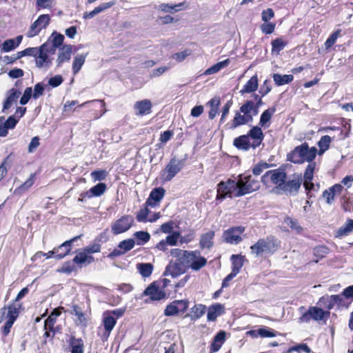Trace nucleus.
<instances>
[{"instance_id":"obj_19","label":"nucleus","mask_w":353,"mask_h":353,"mask_svg":"<svg viewBox=\"0 0 353 353\" xmlns=\"http://www.w3.org/2000/svg\"><path fill=\"white\" fill-rule=\"evenodd\" d=\"M48 46L47 43H43L40 46V50L35 57L36 66L39 68H49L52 65V60L48 54L50 52L48 49Z\"/></svg>"},{"instance_id":"obj_15","label":"nucleus","mask_w":353,"mask_h":353,"mask_svg":"<svg viewBox=\"0 0 353 353\" xmlns=\"http://www.w3.org/2000/svg\"><path fill=\"white\" fill-rule=\"evenodd\" d=\"M245 230L244 226H233L223 231V241L230 244H239L242 241V235Z\"/></svg>"},{"instance_id":"obj_44","label":"nucleus","mask_w":353,"mask_h":353,"mask_svg":"<svg viewBox=\"0 0 353 353\" xmlns=\"http://www.w3.org/2000/svg\"><path fill=\"white\" fill-rule=\"evenodd\" d=\"M329 248L326 245H318L313 248V255L316 258L315 261L318 262L319 260L325 258L329 253Z\"/></svg>"},{"instance_id":"obj_63","label":"nucleus","mask_w":353,"mask_h":353,"mask_svg":"<svg viewBox=\"0 0 353 353\" xmlns=\"http://www.w3.org/2000/svg\"><path fill=\"white\" fill-rule=\"evenodd\" d=\"M183 5V3H180L176 5H172L168 3H161L159 5V9L164 12H172L174 11H178L179 9H176L177 7H181Z\"/></svg>"},{"instance_id":"obj_54","label":"nucleus","mask_w":353,"mask_h":353,"mask_svg":"<svg viewBox=\"0 0 353 353\" xmlns=\"http://www.w3.org/2000/svg\"><path fill=\"white\" fill-rule=\"evenodd\" d=\"M353 230V219H347L344 225L341 227L338 231V236H345Z\"/></svg>"},{"instance_id":"obj_46","label":"nucleus","mask_w":353,"mask_h":353,"mask_svg":"<svg viewBox=\"0 0 353 353\" xmlns=\"http://www.w3.org/2000/svg\"><path fill=\"white\" fill-rule=\"evenodd\" d=\"M207 307L203 304H196L191 308V316L192 319H200L206 312Z\"/></svg>"},{"instance_id":"obj_17","label":"nucleus","mask_w":353,"mask_h":353,"mask_svg":"<svg viewBox=\"0 0 353 353\" xmlns=\"http://www.w3.org/2000/svg\"><path fill=\"white\" fill-rule=\"evenodd\" d=\"M50 17L49 14H43L39 15L37 19L31 24L27 36L28 37H34L38 35L42 29L47 28L50 23Z\"/></svg>"},{"instance_id":"obj_8","label":"nucleus","mask_w":353,"mask_h":353,"mask_svg":"<svg viewBox=\"0 0 353 353\" xmlns=\"http://www.w3.org/2000/svg\"><path fill=\"white\" fill-rule=\"evenodd\" d=\"M286 179L287 174L281 168L268 170L261 177V181L264 185L266 187L275 185L279 190L281 189Z\"/></svg>"},{"instance_id":"obj_30","label":"nucleus","mask_w":353,"mask_h":353,"mask_svg":"<svg viewBox=\"0 0 353 353\" xmlns=\"http://www.w3.org/2000/svg\"><path fill=\"white\" fill-rule=\"evenodd\" d=\"M288 41L284 39L283 37H276L271 41L272 54L279 55L281 50L288 44Z\"/></svg>"},{"instance_id":"obj_57","label":"nucleus","mask_w":353,"mask_h":353,"mask_svg":"<svg viewBox=\"0 0 353 353\" xmlns=\"http://www.w3.org/2000/svg\"><path fill=\"white\" fill-rule=\"evenodd\" d=\"M63 310H64V307L63 306H59L57 308H54L46 319L45 322L55 324L57 322V318L61 315V311Z\"/></svg>"},{"instance_id":"obj_43","label":"nucleus","mask_w":353,"mask_h":353,"mask_svg":"<svg viewBox=\"0 0 353 353\" xmlns=\"http://www.w3.org/2000/svg\"><path fill=\"white\" fill-rule=\"evenodd\" d=\"M78 269L77 265L72 259L64 262L58 271L61 273L70 274L72 272H77Z\"/></svg>"},{"instance_id":"obj_41","label":"nucleus","mask_w":353,"mask_h":353,"mask_svg":"<svg viewBox=\"0 0 353 353\" xmlns=\"http://www.w3.org/2000/svg\"><path fill=\"white\" fill-rule=\"evenodd\" d=\"M273 80L275 83V84L278 86H281L285 84H288L291 83L294 77L292 74H283L281 75L279 73H275L272 76Z\"/></svg>"},{"instance_id":"obj_61","label":"nucleus","mask_w":353,"mask_h":353,"mask_svg":"<svg viewBox=\"0 0 353 353\" xmlns=\"http://www.w3.org/2000/svg\"><path fill=\"white\" fill-rule=\"evenodd\" d=\"M72 307L74 314L77 317L79 322L81 323H85L86 319L82 309L78 305H73Z\"/></svg>"},{"instance_id":"obj_14","label":"nucleus","mask_w":353,"mask_h":353,"mask_svg":"<svg viewBox=\"0 0 353 353\" xmlns=\"http://www.w3.org/2000/svg\"><path fill=\"white\" fill-rule=\"evenodd\" d=\"M183 164L181 160L175 157L170 159L164 170L162 171L161 177L164 181H171L183 168Z\"/></svg>"},{"instance_id":"obj_9","label":"nucleus","mask_w":353,"mask_h":353,"mask_svg":"<svg viewBox=\"0 0 353 353\" xmlns=\"http://www.w3.org/2000/svg\"><path fill=\"white\" fill-rule=\"evenodd\" d=\"M238 185L236 180L228 179L226 181H221L217 185L216 189V201H223L225 198H237Z\"/></svg>"},{"instance_id":"obj_62","label":"nucleus","mask_w":353,"mask_h":353,"mask_svg":"<svg viewBox=\"0 0 353 353\" xmlns=\"http://www.w3.org/2000/svg\"><path fill=\"white\" fill-rule=\"evenodd\" d=\"M176 304V301H174L166 306L165 309L164 310L165 316H171L179 314Z\"/></svg>"},{"instance_id":"obj_7","label":"nucleus","mask_w":353,"mask_h":353,"mask_svg":"<svg viewBox=\"0 0 353 353\" xmlns=\"http://www.w3.org/2000/svg\"><path fill=\"white\" fill-rule=\"evenodd\" d=\"M236 183L239 188L236 195L240 196V197L255 192L260 188L259 181L250 174H239Z\"/></svg>"},{"instance_id":"obj_36","label":"nucleus","mask_w":353,"mask_h":353,"mask_svg":"<svg viewBox=\"0 0 353 353\" xmlns=\"http://www.w3.org/2000/svg\"><path fill=\"white\" fill-rule=\"evenodd\" d=\"M332 138L329 135L322 136L320 140L317 142V145L319 149L317 150L319 155L323 154L330 147Z\"/></svg>"},{"instance_id":"obj_64","label":"nucleus","mask_w":353,"mask_h":353,"mask_svg":"<svg viewBox=\"0 0 353 353\" xmlns=\"http://www.w3.org/2000/svg\"><path fill=\"white\" fill-rule=\"evenodd\" d=\"M276 24L272 22H265L261 26V30L263 33L266 34H272L275 29Z\"/></svg>"},{"instance_id":"obj_51","label":"nucleus","mask_w":353,"mask_h":353,"mask_svg":"<svg viewBox=\"0 0 353 353\" xmlns=\"http://www.w3.org/2000/svg\"><path fill=\"white\" fill-rule=\"evenodd\" d=\"M86 55L79 54L74 58L72 63V71L74 74L79 72L85 61Z\"/></svg>"},{"instance_id":"obj_4","label":"nucleus","mask_w":353,"mask_h":353,"mask_svg":"<svg viewBox=\"0 0 353 353\" xmlns=\"http://www.w3.org/2000/svg\"><path fill=\"white\" fill-rule=\"evenodd\" d=\"M252 101L247 100L239 108L235 111L234 118L225 125L227 130H233L241 125H247L253 121Z\"/></svg>"},{"instance_id":"obj_2","label":"nucleus","mask_w":353,"mask_h":353,"mask_svg":"<svg viewBox=\"0 0 353 353\" xmlns=\"http://www.w3.org/2000/svg\"><path fill=\"white\" fill-rule=\"evenodd\" d=\"M281 247V241L274 235L260 238L250 246V251L256 256L269 257L276 252Z\"/></svg>"},{"instance_id":"obj_5","label":"nucleus","mask_w":353,"mask_h":353,"mask_svg":"<svg viewBox=\"0 0 353 353\" xmlns=\"http://www.w3.org/2000/svg\"><path fill=\"white\" fill-rule=\"evenodd\" d=\"M125 312V307H120L113 310H106L103 314L102 323L103 330L101 333L98 332L101 340L106 342L117 324V321L122 317Z\"/></svg>"},{"instance_id":"obj_49","label":"nucleus","mask_w":353,"mask_h":353,"mask_svg":"<svg viewBox=\"0 0 353 353\" xmlns=\"http://www.w3.org/2000/svg\"><path fill=\"white\" fill-rule=\"evenodd\" d=\"M284 223L291 229V230L294 231L298 234L303 231V228L299 225L296 219L290 216H286L284 219Z\"/></svg>"},{"instance_id":"obj_21","label":"nucleus","mask_w":353,"mask_h":353,"mask_svg":"<svg viewBox=\"0 0 353 353\" xmlns=\"http://www.w3.org/2000/svg\"><path fill=\"white\" fill-rule=\"evenodd\" d=\"M165 190L163 188H155L150 192L148 198L146 199L148 205L151 208H155L159 205L160 202L164 197Z\"/></svg>"},{"instance_id":"obj_56","label":"nucleus","mask_w":353,"mask_h":353,"mask_svg":"<svg viewBox=\"0 0 353 353\" xmlns=\"http://www.w3.org/2000/svg\"><path fill=\"white\" fill-rule=\"evenodd\" d=\"M108 175V172L105 170H95L92 171L90 174L91 178L93 181H103L105 180Z\"/></svg>"},{"instance_id":"obj_23","label":"nucleus","mask_w":353,"mask_h":353,"mask_svg":"<svg viewBox=\"0 0 353 353\" xmlns=\"http://www.w3.org/2000/svg\"><path fill=\"white\" fill-rule=\"evenodd\" d=\"M207 319L208 321H215L218 316L225 314V308L223 304L216 303L208 308Z\"/></svg>"},{"instance_id":"obj_1","label":"nucleus","mask_w":353,"mask_h":353,"mask_svg":"<svg viewBox=\"0 0 353 353\" xmlns=\"http://www.w3.org/2000/svg\"><path fill=\"white\" fill-rule=\"evenodd\" d=\"M264 139V134L261 127L253 126L246 134L235 138L233 145L239 150L248 151L250 148H259Z\"/></svg>"},{"instance_id":"obj_10","label":"nucleus","mask_w":353,"mask_h":353,"mask_svg":"<svg viewBox=\"0 0 353 353\" xmlns=\"http://www.w3.org/2000/svg\"><path fill=\"white\" fill-rule=\"evenodd\" d=\"M82 235H79L73 237L72 239L65 241L59 247L54 248L52 250L49 251L47 253H45L42 251L37 252L34 256L35 257H41V256H46V259L51 258L53 255H55V258L58 259H61L69 254L72 250V244L74 241H77L79 239L81 238Z\"/></svg>"},{"instance_id":"obj_18","label":"nucleus","mask_w":353,"mask_h":353,"mask_svg":"<svg viewBox=\"0 0 353 353\" xmlns=\"http://www.w3.org/2000/svg\"><path fill=\"white\" fill-rule=\"evenodd\" d=\"M143 295L149 296L152 301H160L166 297V293L159 287L157 281L151 283L144 290Z\"/></svg>"},{"instance_id":"obj_58","label":"nucleus","mask_w":353,"mask_h":353,"mask_svg":"<svg viewBox=\"0 0 353 353\" xmlns=\"http://www.w3.org/2000/svg\"><path fill=\"white\" fill-rule=\"evenodd\" d=\"M258 333L259 334V336L262 338L275 337L278 334L275 330L266 327L259 328Z\"/></svg>"},{"instance_id":"obj_59","label":"nucleus","mask_w":353,"mask_h":353,"mask_svg":"<svg viewBox=\"0 0 353 353\" xmlns=\"http://www.w3.org/2000/svg\"><path fill=\"white\" fill-rule=\"evenodd\" d=\"M340 34L341 30H336V31L331 34V35L327 39L326 41L325 42V48L326 50L330 49L335 44L336 39L339 37Z\"/></svg>"},{"instance_id":"obj_28","label":"nucleus","mask_w":353,"mask_h":353,"mask_svg":"<svg viewBox=\"0 0 353 353\" xmlns=\"http://www.w3.org/2000/svg\"><path fill=\"white\" fill-rule=\"evenodd\" d=\"M73 261L78 268H81L84 264H90L94 261V258L88 255L84 250L79 252L73 258Z\"/></svg>"},{"instance_id":"obj_39","label":"nucleus","mask_w":353,"mask_h":353,"mask_svg":"<svg viewBox=\"0 0 353 353\" xmlns=\"http://www.w3.org/2000/svg\"><path fill=\"white\" fill-rule=\"evenodd\" d=\"M137 269L143 278H147L152 274L154 266L150 263H140L137 264Z\"/></svg>"},{"instance_id":"obj_11","label":"nucleus","mask_w":353,"mask_h":353,"mask_svg":"<svg viewBox=\"0 0 353 353\" xmlns=\"http://www.w3.org/2000/svg\"><path fill=\"white\" fill-rule=\"evenodd\" d=\"M96 102L101 103V105H100L101 110H100L99 112L93 114V118L94 119H97L99 117H101L105 112V103L103 100L95 99V100H92V101H85L81 104H79V101L77 100L67 101L63 105L62 114L64 117H69L74 112V110L76 109V106L84 107L88 103H96Z\"/></svg>"},{"instance_id":"obj_42","label":"nucleus","mask_w":353,"mask_h":353,"mask_svg":"<svg viewBox=\"0 0 353 353\" xmlns=\"http://www.w3.org/2000/svg\"><path fill=\"white\" fill-rule=\"evenodd\" d=\"M22 307L21 303H12L8 306V317L9 320L15 321Z\"/></svg>"},{"instance_id":"obj_27","label":"nucleus","mask_w":353,"mask_h":353,"mask_svg":"<svg viewBox=\"0 0 353 353\" xmlns=\"http://www.w3.org/2000/svg\"><path fill=\"white\" fill-rule=\"evenodd\" d=\"M215 232L213 230H209L201 235L199 239V247L201 250L211 249L214 245V238Z\"/></svg>"},{"instance_id":"obj_20","label":"nucleus","mask_w":353,"mask_h":353,"mask_svg":"<svg viewBox=\"0 0 353 353\" xmlns=\"http://www.w3.org/2000/svg\"><path fill=\"white\" fill-rule=\"evenodd\" d=\"M108 241L106 232H101L97 235L90 245L83 248V250L89 255L101 252V243Z\"/></svg>"},{"instance_id":"obj_50","label":"nucleus","mask_w":353,"mask_h":353,"mask_svg":"<svg viewBox=\"0 0 353 353\" xmlns=\"http://www.w3.org/2000/svg\"><path fill=\"white\" fill-rule=\"evenodd\" d=\"M134 236L137 240V244L139 245H144L150 239V234L145 231H138L134 232Z\"/></svg>"},{"instance_id":"obj_55","label":"nucleus","mask_w":353,"mask_h":353,"mask_svg":"<svg viewBox=\"0 0 353 353\" xmlns=\"http://www.w3.org/2000/svg\"><path fill=\"white\" fill-rule=\"evenodd\" d=\"M135 244V241L132 239H128L125 240H123L119 242L118 245V248L123 252V254L131 250Z\"/></svg>"},{"instance_id":"obj_40","label":"nucleus","mask_w":353,"mask_h":353,"mask_svg":"<svg viewBox=\"0 0 353 353\" xmlns=\"http://www.w3.org/2000/svg\"><path fill=\"white\" fill-rule=\"evenodd\" d=\"M149 207H150V205H148L147 202L145 201L141 208L137 212L136 214V219L139 223H146L148 220V215L150 212L149 210Z\"/></svg>"},{"instance_id":"obj_52","label":"nucleus","mask_w":353,"mask_h":353,"mask_svg":"<svg viewBox=\"0 0 353 353\" xmlns=\"http://www.w3.org/2000/svg\"><path fill=\"white\" fill-rule=\"evenodd\" d=\"M318 304L320 305H323L325 308H326L330 312V310H332L334 305V301L332 299V295L331 296H323L321 297L318 301Z\"/></svg>"},{"instance_id":"obj_13","label":"nucleus","mask_w":353,"mask_h":353,"mask_svg":"<svg viewBox=\"0 0 353 353\" xmlns=\"http://www.w3.org/2000/svg\"><path fill=\"white\" fill-rule=\"evenodd\" d=\"M303 183V176L301 173H294L292 178L285 180L281 189L286 194L296 195L299 192Z\"/></svg>"},{"instance_id":"obj_33","label":"nucleus","mask_w":353,"mask_h":353,"mask_svg":"<svg viewBox=\"0 0 353 353\" xmlns=\"http://www.w3.org/2000/svg\"><path fill=\"white\" fill-rule=\"evenodd\" d=\"M71 353H84V343L82 339L72 336L69 341Z\"/></svg>"},{"instance_id":"obj_45","label":"nucleus","mask_w":353,"mask_h":353,"mask_svg":"<svg viewBox=\"0 0 353 353\" xmlns=\"http://www.w3.org/2000/svg\"><path fill=\"white\" fill-rule=\"evenodd\" d=\"M273 166H275V165L268 163L267 162H265L264 161H260L253 166V168L252 169V172L254 176H259L260 174H261V173L265 170L268 169Z\"/></svg>"},{"instance_id":"obj_32","label":"nucleus","mask_w":353,"mask_h":353,"mask_svg":"<svg viewBox=\"0 0 353 353\" xmlns=\"http://www.w3.org/2000/svg\"><path fill=\"white\" fill-rule=\"evenodd\" d=\"M116 2L114 1H111L107 3H103L99 5L98 7H96L93 10L89 12H85L83 14L84 19H92L97 14L111 8L113 6Z\"/></svg>"},{"instance_id":"obj_37","label":"nucleus","mask_w":353,"mask_h":353,"mask_svg":"<svg viewBox=\"0 0 353 353\" xmlns=\"http://www.w3.org/2000/svg\"><path fill=\"white\" fill-rule=\"evenodd\" d=\"M258 78L256 75L252 76L247 83L243 85L241 90V94L251 93L254 92L258 88Z\"/></svg>"},{"instance_id":"obj_3","label":"nucleus","mask_w":353,"mask_h":353,"mask_svg":"<svg viewBox=\"0 0 353 353\" xmlns=\"http://www.w3.org/2000/svg\"><path fill=\"white\" fill-rule=\"evenodd\" d=\"M317 155V148L314 146L310 148L307 142L296 146L286 155V160L294 164H302L304 162L314 161Z\"/></svg>"},{"instance_id":"obj_38","label":"nucleus","mask_w":353,"mask_h":353,"mask_svg":"<svg viewBox=\"0 0 353 353\" xmlns=\"http://www.w3.org/2000/svg\"><path fill=\"white\" fill-rule=\"evenodd\" d=\"M230 63V59H226L222 61H219L211 67L208 68L205 72L204 74L205 75H210L212 74H215L220 71L221 69L225 68L229 65Z\"/></svg>"},{"instance_id":"obj_53","label":"nucleus","mask_w":353,"mask_h":353,"mask_svg":"<svg viewBox=\"0 0 353 353\" xmlns=\"http://www.w3.org/2000/svg\"><path fill=\"white\" fill-rule=\"evenodd\" d=\"M107 190V185L104 183H99L90 188V192L94 197H99L103 195Z\"/></svg>"},{"instance_id":"obj_12","label":"nucleus","mask_w":353,"mask_h":353,"mask_svg":"<svg viewBox=\"0 0 353 353\" xmlns=\"http://www.w3.org/2000/svg\"><path fill=\"white\" fill-rule=\"evenodd\" d=\"M330 316V312L325 311L321 307L316 306H310L308 310L305 312L299 318L300 322L308 323L310 320L320 321L327 319Z\"/></svg>"},{"instance_id":"obj_35","label":"nucleus","mask_w":353,"mask_h":353,"mask_svg":"<svg viewBox=\"0 0 353 353\" xmlns=\"http://www.w3.org/2000/svg\"><path fill=\"white\" fill-rule=\"evenodd\" d=\"M232 271L234 274H238L243 266L244 256L241 254H232L231 256Z\"/></svg>"},{"instance_id":"obj_25","label":"nucleus","mask_w":353,"mask_h":353,"mask_svg":"<svg viewBox=\"0 0 353 353\" xmlns=\"http://www.w3.org/2000/svg\"><path fill=\"white\" fill-rule=\"evenodd\" d=\"M21 94V92L19 90L14 88L10 89L7 92L6 99L3 102L2 111L4 112L6 110L10 109L13 103H17V99Z\"/></svg>"},{"instance_id":"obj_26","label":"nucleus","mask_w":353,"mask_h":353,"mask_svg":"<svg viewBox=\"0 0 353 353\" xmlns=\"http://www.w3.org/2000/svg\"><path fill=\"white\" fill-rule=\"evenodd\" d=\"M342 190L343 187L341 184H334L328 189L325 190L323 192L322 196L327 203L331 204L334 201L336 194H340Z\"/></svg>"},{"instance_id":"obj_29","label":"nucleus","mask_w":353,"mask_h":353,"mask_svg":"<svg viewBox=\"0 0 353 353\" xmlns=\"http://www.w3.org/2000/svg\"><path fill=\"white\" fill-rule=\"evenodd\" d=\"M72 49V47L70 45H64L62 46L57 57V67H60L63 63L70 61Z\"/></svg>"},{"instance_id":"obj_24","label":"nucleus","mask_w":353,"mask_h":353,"mask_svg":"<svg viewBox=\"0 0 353 353\" xmlns=\"http://www.w3.org/2000/svg\"><path fill=\"white\" fill-rule=\"evenodd\" d=\"M226 332L220 330L212 339L210 345V353L218 352L226 341Z\"/></svg>"},{"instance_id":"obj_22","label":"nucleus","mask_w":353,"mask_h":353,"mask_svg":"<svg viewBox=\"0 0 353 353\" xmlns=\"http://www.w3.org/2000/svg\"><path fill=\"white\" fill-rule=\"evenodd\" d=\"M152 103L150 99H143L137 101L134 105V110L137 116H145L152 112Z\"/></svg>"},{"instance_id":"obj_34","label":"nucleus","mask_w":353,"mask_h":353,"mask_svg":"<svg viewBox=\"0 0 353 353\" xmlns=\"http://www.w3.org/2000/svg\"><path fill=\"white\" fill-rule=\"evenodd\" d=\"M22 39L23 36L19 35L15 39H10L6 40L2 44V51L9 52L15 49L21 43Z\"/></svg>"},{"instance_id":"obj_31","label":"nucleus","mask_w":353,"mask_h":353,"mask_svg":"<svg viewBox=\"0 0 353 353\" xmlns=\"http://www.w3.org/2000/svg\"><path fill=\"white\" fill-rule=\"evenodd\" d=\"M276 107L272 106L263 111L260 117V120L259 123V127H269L271 118L273 116V114L276 112Z\"/></svg>"},{"instance_id":"obj_48","label":"nucleus","mask_w":353,"mask_h":353,"mask_svg":"<svg viewBox=\"0 0 353 353\" xmlns=\"http://www.w3.org/2000/svg\"><path fill=\"white\" fill-rule=\"evenodd\" d=\"M316 168V163L312 161L306 166L303 176V181H311L314 179V173Z\"/></svg>"},{"instance_id":"obj_6","label":"nucleus","mask_w":353,"mask_h":353,"mask_svg":"<svg viewBox=\"0 0 353 353\" xmlns=\"http://www.w3.org/2000/svg\"><path fill=\"white\" fill-rule=\"evenodd\" d=\"M181 253H183L182 257L185 263L193 270H201L208 263L207 259L201 256V252L199 250L189 251L176 248L171 251V254L174 256H179Z\"/></svg>"},{"instance_id":"obj_16","label":"nucleus","mask_w":353,"mask_h":353,"mask_svg":"<svg viewBox=\"0 0 353 353\" xmlns=\"http://www.w3.org/2000/svg\"><path fill=\"white\" fill-rule=\"evenodd\" d=\"M134 219L130 215H123L116 220L111 226L112 232L114 235L128 231L133 225Z\"/></svg>"},{"instance_id":"obj_60","label":"nucleus","mask_w":353,"mask_h":353,"mask_svg":"<svg viewBox=\"0 0 353 353\" xmlns=\"http://www.w3.org/2000/svg\"><path fill=\"white\" fill-rule=\"evenodd\" d=\"M303 187L305 190L307 197L310 199L312 195L310 194L312 191H318L319 188V185H316V188L315 187L314 183L312 181H303Z\"/></svg>"},{"instance_id":"obj_47","label":"nucleus","mask_w":353,"mask_h":353,"mask_svg":"<svg viewBox=\"0 0 353 353\" xmlns=\"http://www.w3.org/2000/svg\"><path fill=\"white\" fill-rule=\"evenodd\" d=\"M35 177V173L31 174L30 177L16 189V192H17L19 194H22L28 190L34 185Z\"/></svg>"}]
</instances>
